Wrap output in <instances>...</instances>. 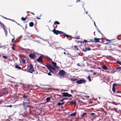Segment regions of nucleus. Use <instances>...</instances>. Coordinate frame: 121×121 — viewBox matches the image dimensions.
Listing matches in <instances>:
<instances>
[{"label": "nucleus", "instance_id": "nucleus-1", "mask_svg": "<svg viewBox=\"0 0 121 121\" xmlns=\"http://www.w3.org/2000/svg\"><path fill=\"white\" fill-rule=\"evenodd\" d=\"M52 31L53 33L54 34L56 35L62 34L64 33V32L62 31L56 30L55 28L54 29L52 30Z\"/></svg>", "mask_w": 121, "mask_h": 121}, {"label": "nucleus", "instance_id": "nucleus-2", "mask_svg": "<svg viewBox=\"0 0 121 121\" xmlns=\"http://www.w3.org/2000/svg\"><path fill=\"white\" fill-rule=\"evenodd\" d=\"M30 68L28 70L29 72L30 73H32L34 71V69L33 68V65L32 64H30Z\"/></svg>", "mask_w": 121, "mask_h": 121}, {"label": "nucleus", "instance_id": "nucleus-3", "mask_svg": "<svg viewBox=\"0 0 121 121\" xmlns=\"http://www.w3.org/2000/svg\"><path fill=\"white\" fill-rule=\"evenodd\" d=\"M86 82L85 80L83 79L77 80L76 82L78 84H81L82 83H85Z\"/></svg>", "mask_w": 121, "mask_h": 121}, {"label": "nucleus", "instance_id": "nucleus-4", "mask_svg": "<svg viewBox=\"0 0 121 121\" xmlns=\"http://www.w3.org/2000/svg\"><path fill=\"white\" fill-rule=\"evenodd\" d=\"M0 24L1 26L3 28V29L5 31V33L6 34V35L7 33V31L6 29V28L5 26L0 21Z\"/></svg>", "mask_w": 121, "mask_h": 121}, {"label": "nucleus", "instance_id": "nucleus-5", "mask_svg": "<svg viewBox=\"0 0 121 121\" xmlns=\"http://www.w3.org/2000/svg\"><path fill=\"white\" fill-rule=\"evenodd\" d=\"M62 96L65 97H71L72 96V95L71 94H69L68 93L63 92L62 93Z\"/></svg>", "mask_w": 121, "mask_h": 121}, {"label": "nucleus", "instance_id": "nucleus-6", "mask_svg": "<svg viewBox=\"0 0 121 121\" xmlns=\"http://www.w3.org/2000/svg\"><path fill=\"white\" fill-rule=\"evenodd\" d=\"M58 74L63 76L66 74V72L63 70H62L60 71Z\"/></svg>", "mask_w": 121, "mask_h": 121}, {"label": "nucleus", "instance_id": "nucleus-7", "mask_svg": "<svg viewBox=\"0 0 121 121\" xmlns=\"http://www.w3.org/2000/svg\"><path fill=\"white\" fill-rule=\"evenodd\" d=\"M43 57L40 56L37 59V61L39 62H41L42 64H43V61L42 60Z\"/></svg>", "mask_w": 121, "mask_h": 121}, {"label": "nucleus", "instance_id": "nucleus-8", "mask_svg": "<svg viewBox=\"0 0 121 121\" xmlns=\"http://www.w3.org/2000/svg\"><path fill=\"white\" fill-rule=\"evenodd\" d=\"M36 56L34 53H31L29 55V57L31 59H34L35 57Z\"/></svg>", "mask_w": 121, "mask_h": 121}, {"label": "nucleus", "instance_id": "nucleus-9", "mask_svg": "<svg viewBox=\"0 0 121 121\" xmlns=\"http://www.w3.org/2000/svg\"><path fill=\"white\" fill-rule=\"evenodd\" d=\"M117 85L116 83H114L113 84L112 86V90L113 92L114 93L116 91L115 86Z\"/></svg>", "mask_w": 121, "mask_h": 121}, {"label": "nucleus", "instance_id": "nucleus-10", "mask_svg": "<svg viewBox=\"0 0 121 121\" xmlns=\"http://www.w3.org/2000/svg\"><path fill=\"white\" fill-rule=\"evenodd\" d=\"M102 37L100 38H94V42H98L100 43V41L99 40H101L102 39Z\"/></svg>", "mask_w": 121, "mask_h": 121}, {"label": "nucleus", "instance_id": "nucleus-11", "mask_svg": "<svg viewBox=\"0 0 121 121\" xmlns=\"http://www.w3.org/2000/svg\"><path fill=\"white\" fill-rule=\"evenodd\" d=\"M51 62L52 65L55 68H56L57 69H58L59 68V67L57 66V65L56 63L52 61H51Z\"/></svg>", "mask_w": 121, "mask_h": 121}, {"label": "nucleus", "instance_id": "nucleus-12", "mask_svg": "<svg viewBox=\"0 0 121 121\" xmlns=\"http://www.w3.org/2000/svg\"><path fill=\"white\" fill-rule=\"evenodd\" d=\"M105 39L106 41V44H108L110 43L112 40H109L107 39Z\"/></svg>", "mask_w": 121, "mask_h": 121}, {"label": "nucleus", "instance_id": "nucleus-13", "mask_svg": "<svg viewBox=\"0 0 121 121\" xmlns=\"http://www.w3.org/2000/svg\"><path fill=\"white\" fill-rule=\"evenodd\" d=\"M70 103L71 105H73V104L75 105L76 104V101L74 100H73L70 102Z\"/></svg>", "mask_w": 121, "mask_h": 121}, {"label": "nucleus", "instance_id": "nucleus-14", "mask_svg": "<svg viewBox=\"0 0 121 121\" xmlns=\"http://www.w3.org/2000/svg\"><path fill=\"white\" fill-rule=\"evenodd\" d=\"M90 48L89 47L86 48L84 50V51L85 52H86L87 51H89L91 50Z\"/></svg>", "mask_w": 121, "mask_h": 121}, {"label": "nucleus", "instance_id": "nucleus-15", "mask_svg": "<svg viewBox=\"0 0 121 121\" xmlns=\"http://www.w3.org/2000/svg\"><path fill=\"white\" fill-rule=\"evenodd\" d=\"M46 66L49 70H50V69H51V68L52 67L51 66L49 65H46Z\"/></svg>", "mask_w": 121, "mask_h": 121}, {"label": "nucleus", "instance_id": "nucleus-16", "mask_svg": "<svg viewBox=\"0 0 121 121\" xmlns=\"http://www.w3.org/2000/svg\"><path fill=\"white\" fill-rule=\"evenodd\" d=\"M29 25L30 26L32 27L34 25V24L33 22H30L29 23Z\"/></svg>", "mask_w": 121, "mask_h": 121}, {"label": "nucleus", "instance_id": "nucleus-17", "mask_svg": "<svg viewBox=\"0 0 121 121\" xmlns=\"http://www.w3.org/2000/svg\"><path fill=\"white\" fill-rule=\"evenodd\" d=\"M102 68L105 70H107L108 68L106 66H105L103 65L102 66Z\"/></svg>", "mask_w": 121, "mask_h": 121}, {"label": "nucleus", "instance_id": "nucleus-18", "mask_svg": "<svg viewBox=\"0 0 121 121\" xmlns=\"http://www.w3.org/2000/svg\"><path fill=\"white\" fill-rule=\"evenodd\" d=\"M15 67L18 69H22L21 67L17 65H16Z\"/></svg>", "mask_w": 121, "mask_h": 121}, {"label": "nucleus", "instance_id": "nucleus-19", "mask_svg": "<svg viewBox=\"0 0 121 121\" xmlns=\"http://www.w3.org/2000/svg\"><path fill=\"white\" fill-rule=\"evenodd\" d=\"M64 104V102H63L62 103H60V102H59V103H57V105L59 106H60L61 105H63Z\"/></svg>", "mask_w": 121, "mask_h": 121}, {"label": "nucleus", "instance_id": "nucleus-20", "mask_svg": "<svg viewBox=\"0 0 121 121\" xmlns=\"http://www.w3.org/2000/svg\"><path fill=\"white\" fill-rule=\"evenodd\" d=\"M76 113L75 112H74L70 114V116H76Z\"/></svg>", "mask_w": 121, "mask_h": 121}, {"label": "nucleus", "instance_id": "nucleus-21", "mask_svg": "<svg viewBox=\"0 0 121 121\" xmlns=\"http://www.w3.org/2000/svg\"><path fill=\"white\" fill-rule=\"evenodd\" d=\"M50 98L49 97H48L46 98V102H48L50 100Z\"/></svg>", "mask_w": 121, "mask_h": 121}, {"label": "nucleus", "instance_id": "nucleus-22", "mask_svg": "<svg viewBox=\"0 0 121 121\" xmlns=\"http://www.w3.org/2000/svg\"><path fill=\"white\" fill-rule=\"evenodd\" d=\"M27 18V17H25V18H24L23 17H22L21 18V19L23 21H26V19Z\"/></svg>", "mask_w": 121, "mask_h": 121}, {"label": "nucleus", "instance_id": "nucleus-23", "mask_svg": "<svg viewBox=\"0 0 121 121\" xmlns=\"http://www.w3.org/2000/svg\"><path fill=\"white\" fill-rule=\"evenodd\" d=\"M62 34H63L67 38L69 37L70 36L69 35H67L64 32Z\"/></svg>", "mask_w": 121, "mask_h": 121}, {"label": "nucleus", "instance_id": "nucleus-24", "mask_svg": "<svg viewBox=\"0 0 121 121\" xmlns=\"http://www.w3.org/2000/svg\"><path fill=\"white\" fill-rule=\"evenodd\" d=\"M54 24H58L59 25L60 24V23L59 22L57 21H55L54 22Z\"/></svg>", "mask_w": 121, "mask_h": 121}, {"label": "nucleus", "instance_id": "nucleus-25", "mask_svg": "<svg viewBox=\"0 0 121 121\" xmlns=\"http://www.w3.org/2000/svg\"><path fill=\"white\" fill-rule=\"evenodd\" d=\"M21 60H22V62L23 63L25 64V63H26V60H25V59L22 58H21Z\"/></svg>", "mask_w": 121, "mask_h": 121}, {"label": "nucleus", "instance_id": "nucleus-26", "mask_svg": "<svg viewBox=\"0 0 121 121\" xmlns=\"http://www.w3.org/2000/svg\"><path fill=\"white\" fill-rule=\"evenodd\" d=\"M28 96V95H24V94H23V98L24 99H26Z\"/></svg>", "mask_w": 121, "mask_h": 121}, {"label": "nucleus", "instance_id": "nucleus-27", "mask_svg": "<svg viewBox=\"0 0 121 121\" xmlns=\"http://www.w3.org/2000/svg\"><path fill=\"white\" fill-rule=\"evenodd\" d=\"M87 78L89 82H91V79L90 78V76H89Z\"/></svg>", "mask_w": 121, "mask_h": 121}, {"label": "nucleus", "instance_id": "nucleus-28", "mask_svg": "<svg viewBox=\"0 0 121 121\" xmlns=\"http://www.w3.org/2000/svg\"><path fill=\"white\" fill-rule=\"evenodd\" d=\"M77 79L75 78H71V80L72 81H75L77 80Z\"/></svg>", "mask_w": 121, "mask_h": 121}, {"label": "nucleus", "instance_id": "nucleus-29", "mask_svg": "<svg viewBox=\"0 0 121 121\" xmlns=\"http://www.w3.org/2000/svg\"><path fill=\"white\" fill-rule=\"evenodd\" d=\"M87 113H84L82 114V117H83Z\"/></svg>", "mask_w": 121, "mask_h": 121}, {"label": "nucleus", "instance_id": "nucleus-30", "mask_svg": "<svg viewBox=\"0 0 121 121\" xmlns=\"http://www.w3.org/2000/svg\"><path fill=\"white\" fill-rule=\"evenodd\" d=\"M74 47L75 48V50H78V49L77 47V46H74Z\"/></svg>", "mask_w": 121, "mask_h": 121}, {"label": "nucleus", "instance_id": "nucleus-31", "mask_svg": "<svg viewBox=\"0 0 121 121\" xmlns=\"http://www.w3.org/2000/svg\"><path fill=\"white\" fill-rule=\"evenodd\" d=\"M89 42V41H88L87 40H86L85 39H84L83 42H82V43H86V42Z\"/></svg>", "mask_w": 121, "mask_h": 121}, {"label": "nucleus", "instance_id": "nucleus-32", "mask_svg": "<svg viewBox=\"0 0 121 121\" xmlns=\"http://www.w3.org/2000/svg\"><path fill=\"white\" fill-rule=\"evenodd\" d=\"M51 69H52L54 70H56L55 68H54L52 66V67Z\"/></svg>", "mask_w": 121, "mask_h": 121}, {"label": "nucleus", "instance_id": "nucleus-33", "mask_svg": "<svg viewBox=\"0 0 121 121\" xmlns=\"http://www.w3.org/2000/svg\"><path fill=\"white\" fill-rule=\"evenodd\" d=\"M74 92H77V91H75V90H71V93H74Z\"/></svg>", "mask_w": 121, "mask_h": 121}, {"label": "nucleus", "instance_id": "nucleus-34", "mask_svg": "<svg viewBox=\"0 0 121 121\" xmlns=\"http://www.w3.org/2000/svg\"><path fill=\"white\" fill-rule=\"evenodd\" d=\"M2 57L4 59H7V56H3Z\"/></svg>", "mask_w": 121, "mask_h": 121}, {"label": "nucleus", "instance_id": "nucleus-35", "mask_svg": "<svg viewBox=\"0 0 121 121\" xmlns=\"http://www.w3.org/2000/svg\"><path fill=\"white\" fill-rule=\"evenodd\" d=\"M116 69L119 70H120L121 69V67H117L116 68Z\"/></svg>", "mask_w": 121, "mask_h": 121}, {"label": "nucleus", "instance_id": "nucleus-36", "mask_svg": "<svg viewBox=\"0 0 121 121\" xmlns=\"http://www.w3.org/2000/svg\"><path fill=\"white\" fill-rule=\"evenodd\" d=\"M94 40H93V39H90V42H94Z\"/></svg>", "mask_w": 121, "mask_h": 121}, {"label": "nucleus", "instance_id": "nucleus-37", "mask_svg": "<svg viewBox=\"0 0 121 121\" xmlns=\"http://www.w3.org/2000/svg\"><path fill=\"white\" fill-rule=\"evenodd\" d=\"M49 70L50 71V73H53V71L51 69H50V70Z\"/></svg>", "mask_w": 121, "mask_h": 121}, {"label": "nucleus", "instance_id": "nucleus-38", "mask_svg": "<svg viewBox=\"0 0 121 121\" xmlns=\"http://www.w3.org/2000/svg\"><path fill=\"white\" fill-rule=\"evenodd\" d=\"M47 74L48 75L50 76H51V73L50 72L49 73H48Z\"/></svg>", "mask_w": 121, "mask_h": 121}, {"label": "nucleus", "instance_id": "nucleus-39", "mask_svg": "<svg viewBox=\"0 0 121 121\" xmlns=\"http://www.w3.org/2000/svg\"><path fill=\"white\" fill-rule=\"evenodd\" d=\"M117 62L118 64L121 65V62L119 61H118Z\"/></svg>", "mask_w": 121, "mask_h": 121}, {"label": "nucleus", "instance_id": "nucleus-40", "mask_svg": "<svg viewBox=\"0 0 121 121\" xmlns=\"http://www.w3.org/2000/svg\"><path fill=\"white\" fill-rule=\"evenodd\" d=\"M47 58H48V59H49V60L51 61H52V60L49 57H47Z\"/></svg>", "mask_w": 121, "mask_h": 121}, {"label": "nucleus", "instance_id": "nucleus-41", "mask_svg": "<svg viewBox=\"0 0 121 121\" xmlns=\"http://www.w3.org/2000/svg\"><path fill=\"white\" fill-rule=\"evenodd\" d=\"M12 48L14 50H15L14 48L13 47H12Z\"/></svg>", "mask_w": 121, "mask_h": 121}, {"label": "nucleus", "instance_id": "nucleus-42", "mask_svg": "<svg viewBox=\"0 0 121 121\" xmlns=\"http://www.w3.org/2000/svg\"><path fill=\"white\" fill-rule=\"evenodd\" d=\"M6 106L7 107H12V105H10L7 106Z\"/></svg>", "mask_w": 121, "mask_h": 121}, {"label": "nucleus", "instance_id": "nucleus-43", "mask_svg": "<svg viewBox=\"0 0 121 121\" xmlns=\"http://www.w3.org/2000/svg\"><path fill=\"white\" fill-rule=\"evenodd\" d=\"M36 18L37 19H41V18H39L38 17H36Z\"/></svg>", "mask_w": 121, "mask_h": 121}, {"label": "nucleus", "instance_id": "nucleus-44", "mask_svg": "<svg viewBox=\"0 0 121 121\" xmlns=\"http://www.w3.org/2000/svg\"><path fill=\"white\" fill-rule=\"evenodd\" d=\"M95 114V113H92L91 114V115H94Z\"/></svg>", "mask_w": 121, "mask_h": 121}, {"label": "nucleus", "instance_id": "nucleus-45", "mask_svg": "<svg viewBox=\"0 0 121 121\" xmlns=\"http://www.w3.org/2000/svg\"><path fill=\"white\" fill-rule=\"evenodd\" d=\"M97 30H98V32L99 33H101V31H100V30H99V29H98Z\"/></svg>", "mask_w": 121, "mask_h": 121}, {"label": "nucleus", "instance_id": "nucleus-46", "mask_svg": "<svg viewBox=\"0 0 121 121\" xmlns=\"http://www.w3.org/2000/svg\"><path fill=\"white\" fill-rule=\"evenodd\" d=\"M4 18H5V19H7V20H11V19H8L6 17H4Z\"/></svg>", "mask_w": 121, "mask_h": 121}, {"label": "nucleus", "instance_id": "nucleus-47", "mask_svg": "<svg viewBox=\"0 0 121 121\" xmlns=\"http://www.w3.org/2000/svg\"><path fill=\"white\" fill-rule=\"evenodd\" d=\"M77 65L79 66H80V65L79 63H78L77 64Z\"/></svg>", "mask_w": 121, "mask_h": 121}, {"label": "nucleus", "instance_id": "nucleus-48", "mask_svg": "<svg viewBox=\"0 0 121 121\" xmlns=\"http://www.w3.org/2000/svg\"><path fill=\"white\" fill-rule=\"evenodd\" d=\"M80 2V0H77L76 2L77 3L78 2Z\"/></svg>", "mask_w": 121, "mask_h": 121}, {"label": "nucleus", "instance_id": "nucleus-49", "mask_svg": "<svg viewBox=\"0 0 121 121\" xmlns=\"http://www.w3.org/2000/svg\"><path fill=\"white\" fill-rule=\"evenodd\" d=\"M14 39V38L13 39H12V42H13V40Z\"/></svg>", "mask_w": 121, "mask_h": 121}, {"label": "nucleus", "instance_id": "nucleus-50", "mask_svg": "<svg viewBox=\"0 0 121 121\" xmlns=\"http://www.w3.org/2000/svg\"><path fill=\"white\" fill-rule=\"evenodd\" d=\"M64 100V99H62L60 100V101L61 102L63 101Z\"/></svg>", "mask_w": 121, "mask_h": 121}, {"label": "nucleus", "instance_id": "nucleus-51", "mask_svg": "<svg viewBox=\"0 0 121 121\" xmlns=\"http://www.w3.org/2000/svg\"><path fill=\"white\" fill-rule=\"evenodd\" d=\"M30 13L32 14H33V15H35V14L34 13H33L32 12H30Z\"/></svg>", "mask_w": 121, "mask_h": 121}, {"label": "nucleus", "instance_id": "nucleus-52", "mask_svg": "<svg viewBox=\"0 0 121 121\" xmlns=\"http://www.w3.org/2000/svg\"><path fill=\"white\" fill-rule=\"evenodd\" d=\"M96 73L95 72H94L93 73V75H95L96 74Z\"/></svg>", "mask_w": 121, "mask_h": 121}, {"label": "nucleus", "instance_id": "nucleus-53", "mask_svg": "<svg viewBox=\"0 0 121 121\" xmlns=\"http://www.w3.org/2000/svg\"><path fill=\"white\" fill-rule=\"evenodd\" d=\"M113 104H115V105H117V104H115V102H113Z\"/></svg>", "mask_w": 121, "mask_h": 121}, {"label": "nucleus", "instance_id": "nucleus-54", "mask_svg": "<svg viewBox=\"0 0 121 121\" xmlns=\"http://www.w3.org/2000/svg\"><path fill=\"white\" fill-rule=\"evenodd\" d=\"M121 92V91H118L117 92V93H119Z\"/></svg>", "mask_w": 121, "mask_h": 121}, {"label": "nucleus", "instance_id": "nucleus-55", "mask_svg": "<svg viewBox=\"0 0 121 121\" xmlns=\"http://www.w3.org/2000/svg\"><path fill=\"white\" fill-rule=\"evenodd\" d=\"M64 54H65V55H66V52H64Z\"/></svg>", "mask_w": 121, "mask_h": 121}, {"label": "nucleus", "instance_id": "nucleus-56", "mask_svg": "<svg viewBox=\"0 0 121 121\" xmlns=\"http://www.w3.org/2000/svg\"><path fill=\"white\" fill-rule=\"evenodd\" d=\"M30 14H28L27 15V16H26V17H27L28 16H30Z\"/></svg>", "mask_w": 121, "mask_h": 121}, {"label": "nucleus", "instance_id": "nucleus-57", "mask_svg": "<svg viewBox=\"0 0 121 121\" xmlns=\"http://www.w3.org/2000/svg\"><path fill=\"white\" fill-rule=\"evenodd\" d=\"M30 12H29V11H27V13H30Z\"/></svg>", "mask_w": 121, "mask_h": 121}, {"label": "nucleus", "instance_id": "nucleus-58", "mask_svg": "<svg viewBox=\"0 0 121 121\" xmlns=\"http://www.w3.org/2000/svg\"><path fill=\"white\" fill-rule=\"evenodd\" d=\"M64 99V100L67 99L66 98H65L63 99Z\"/></svg>", "mask_w": 121, "mask_h": 121}, {"label": "nucleus", "instance_id": "nucleus-59", "mask_svg": "<svg viewBox=\"0 0 121 121\" xmlns=\"http://www.w3.org/2000/svg\"><path fill=\"white\" fill-rule=\"evenodd\" d=\"M94 25H95V26H96V25H95V22H94Z\"/></svg>", "mask_w": 121, "mask_h": 121}, {"label": "nucleus", "instance_id": "nucleus-60", "mask_svg": "<svg viewBox=\"0 0 121 121\" xmlns=\"http://www.w3.org/2000/svg\"><path fill=\"white\" fill-rule=\"evenodd\" d=\"M2 47V46L1 47V46H0V48H1V47Z\"/></svg>", "mask_w": 121, "mask_h": 121}, {"label": "nucleus", "instance_id": "nucleus-61", "mask_svg": "<svg viewBox=\"0 0 121 121\" xmlns=\"http://www.w3.org/2000/svg\"><path fill=\"white\" fill-rule=\"evenodd\" d=\"M18 24L19 25H20V24Z\"/></svg>", "mask_w": 121, "mask_h": 121}, {"label": "nucleus", "instance_id": "nucleus-62", "mask_svg": "<svg viewBox=\"0 0 121 121\" xmlns=\"http://www.w3.org/2000/svg\"><path fill=\"white\" fill-rule=\"evenodd\" d=\"M28 89H27V91H28Z\"/></svg>", "mask_w": 121, "mask_h": 121}]
</instances>
